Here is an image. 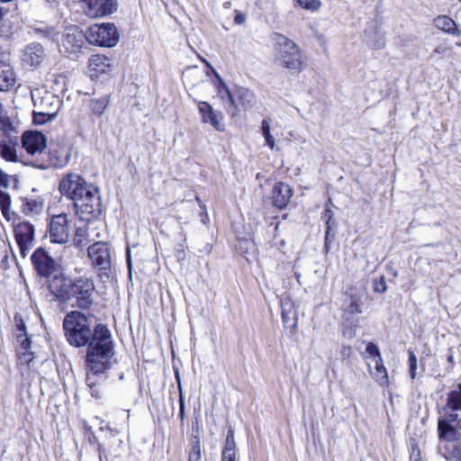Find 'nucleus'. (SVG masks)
Wrapping results in <instances>:
<instances>
[{
  "label": "nucleus",
  "mask_w": 461,
  "mask_h": 461,
  "mask_svg": "<svg viewBox=\"0 0 461 461\" xmlns=\"http://www.w3.org/2000/svg\"><path fill=\"white\" fill-rule=\"evenodd\" d=\"M366 351L373 358L372 361H375V358H377V357H382L378 347L375 344L372 343V342H369L367 344Z\"/></svg>",
  "instance_id": "79ce46f5"
},
{
  "label": "nucleus",
  "mask_w": 461,
  "mask_h": 461,
  "mask_svg": "<svg viewBox=\"0 0 461 461\" xmlns=\"http://www.w3.org/2000/svg\"><path fill=\"white\" fill-rule=\"evenodd\" d=\"M17 330L20 331V333L25 334V325L24 324L17 325Z\"/></svg>",
  "instance_id": "bf43d9fd"
},
{
  "label": "nucleus",
  "mask_w": 461,
  "mask_h": 461,
  "mask_svg": "<svg viewBox=\"0 0 461 461\" xmlns=\"http://www.w3.org/2000/svg\"><path fill=\"white\" fill-rule=\"evenodd\" d=\"M280 305L283 323L292 334H294L298 325V311L295 303L289 297H284L281 299Z\"/></svg>",
  "instance_id": "ddd939ff"
},
{
  "label": "nucleus",
  "mask_w": 461,
  "mask_h": 461,
  "mask_svg": "<svg viewBox=\"0 0 461 461\" xmlns=\"http://www.w3.org/2000/svg\"><path fill=\"white\" fill-rule=\"evenodd\" d=\"M438 453L447 461H455L461 456V440L455 425L438 422Z\"/></svg>",
  "instance_id": "20e7f679"
},
{
  "label": "nucleus",
  "mask_w": 461,
  "mask_h": 461,
  "mask_svg": "<svg viewBox=\"0 0 461 461\" xmlns=\"http://www.w3.org/2000/svg\"><path fill=\"white\" fill-rule=\"evenodd\" d=\"M175 375H176V380L177 382V387L179 388V385L181 386V382H180V375H179L178 370H176Z\"/></svg>",
  "instance_id": "052dcab7"
},
{
  "label": "nucleus",
  "mask_w": 461,
  "mask_h": 461,
  "mask_svg": "<svg viewBox=\"0 0 461 461\" xmlns=\"http://www.w3.org/2000/svg\"><path fill=\"white\" fill-rule=\"evenodd\" d=\"M0 155L7 161H16L17 156L15 148L5 140L0 141Z\"/></svg>",
  "instance_id": "c756f323"
},
{
  "label": "nucleus",
  "mask_w": 461,
  "mask_h": 461,
  "mask_svg": "<svg viewBox=\"0 0 461 461\" xmlns=\"http://www.w3.org/2000/svg\"><path fill=\"white\" fill-rule=\"evenodd\" d=\"M196 201L200 203V198L196 196Z\"/></svg>",
  "instance_id": "774afa93"
},
{
  "label": "nucleus",
  "mask_w": 461,
  "mask_h": 461,
  "mask_svg": "<svg viewBox=\"0 0 461 461\" xmlns=\"http://www.w3.org/2000/svg\"><path fill=\"white\" fill-rule=\"evenodd\" d=\"M76 214L83 221L97 219L103 211L101 196L97 187L93 186L73 203Z\"/></svg>",
  "instance_id": "39448f33"
},
{
  "label": "nucleus",
  "mask_w": 461,
  "mask_h": 461,
  "mask_svg": "<svg viewBox=\"0 0 461 461\" xmlns=\"http://www.w3.org/2000/svg\"><path fill=\"white\" fill-rule=\"evenodd\" d=\"M86 40V34L78 31L77 27L68 30L62 40V46L69 54L77 53L83 47Z\"/></svg>",
  "instance_id": "f3484780"
},
{
  "label": "nucleus",
  "mask_w": 461,
  "mask_h": 461,
  "mask_svg": "<svg viewBox=\"0 0 461 461\" xmlns=\"http://www.w3.org/2000/svg\"><path fill=\"white\" fill-rule=\"evenodd\" d=\"M179 224H180V236H181V241H182V244H180V246L183 247L184 243L186 242V234L184 232V229H183L180 221H179Z\"/></svg>",
  "instance_id": "864d4df0"
},
{
  "label": "nucleus",
  "mask_w": 461,
  "mask_h": 461,
  "mask_svg": "<svg viewBox=\"0 0 461 461\" xmlns=\"http://www.w3.org/2000/svg\"><path fill=\"white\" fill-rule=\"evenodd\" d=\"M14 232L20 254L25 258L33 247L35 237L34 225L28 221H20L14 224Z\"/></svg>",
  "instance_id": "1a4fd4ad"
},
{
  "label": "nucleus",
  "mask_w": 461,
  "mask_h": 461,
  "mask_svg": "<svg viewBox=\"0 0 461 461\" xmlns=\"http://www.w3.org/2000/svg\"><path fill=\"white\" fill-rule=\"evenodd\" d=\"M221 461H238L237 451H222Z\"/></svg>",
  "instance_id": "c03bdc74"
},
{
  "label": "nucleus",
  "mask_w": 461,
  "mask_h": 461,
  "mask_svg": "<svg viewBox=\"0 0 461 461\" xmlns=\"http://www.w3.org/2000/svg\"><path fill=\"white\" fill-rule=\"evenodd\" d=\"M22 145L31 155L41 153L46 148V138L39 131H25L22 137Z\"/></svg>",
  "instance_id": "2eb2a0df"
},
{
  "label": "nucleus",
  "mask_w": 461,
  "mask_h": 461,
  "mask_svg": "<svg viewBox=\"0 0 461 461\" xmlns=\"http://www.w3.org/2000/svg\"><path fill=\"white\" fill-rule=\"evenodd\" d=\"M86 40L93 45L113 47L119 41V33L113 23H101L90 26Z\"/></svg>",
  "instance_id": "423d86ee"
},
{
  "label": "nucleus",
  "mask_w": 461,
  "mask_h": 461,
  "mask_svg": "<svg viewBox=\"0 0 461 461\" xmlns=\"http://www.w3.org/2000/svg\"><path fill=\"white\" fill-rule=\"evenodd\" d=\"M44 48L40 43H31L23 50V62L26 66L39 67L45 59Z\"/></svg>",
  "instance_id": "6ab92c4d"
},
{
  "label": "nucleus",
  "mask_w": 461,
  "mask_h": 461,
  "mask_svg": "<svg viewBox=\"0 0 461 461\" xmlns=\"http://www.w3.org/2000/svg\"><path fill=\"white\" fill-rule=\"evenodd\" d=\"M16 83V74L13 67L3 60H0V92L11 90Z\"/></svg>",
  "instance_id": "412c9836"
},
{
  "label": "nucleus",
  "mask_w": 461,
  "mask_h": 461,
  "mask_svg": "<svg viewBox=\"0 0 461 461\" xmlns=\"http://www.w3.org/2000/svg\"><path fill=\"white\" fill-rule=\"evenodd\" d=\"M110 104L109 95L89 100V108L94 115L102 116Z\"/></svg>",
  "instance_id": "bb28decb"
},
{
  "label": "nucleus",
  "mask_w": 461,
  "mask_h": 461,
  "mask_svg": "<svg viewBox=\"0 0 461 461\" xmlns=\"http://www.w3.org/2000/svg\"><path fill=\"white\" fill-rule=\"evenodd\" d=\"M409 373L411 378L414 380L417 376V357L412 350H408Z\"/></svg>",
  "instance_id": "4c0bfd02"
},
{
  "label": "nucleus",
  "mask_w": 461,
  "mask_h": 461,
  "mask_svg": "<svg viewBox=\"0 0 461 461\" xmlns=\"http://www.w3.org/2000/svg\"><path fill=\"white\" fill-rule=\"evenodd\" d=\"M222 451H237L234 429L231 427L228 430Z\"/></svg>",
  "instance_id": "c9c22d12"
},
{
  "label": "nucleus",
  "mask_w": 461,
  "mask_h": 461,
  "mask_svg": "<svg viewBox=\"0 0 461 461\" xmlns=\"http://www.w3.org/2000/svg\"><path fill=\"white\" fill-rule=\"evenodd\" d=\"M346 303L343 309V317L349 321L354 315L362 312V296L359 293L350 288L345 293Z\"/></svg>",
  "instance_id": "dca6fc26"
},
{
  "label": "nucleus",
  "mask_w": 461,
  "mask_h": 461,
  "mask_svg": "<svg viewBox=\"0 0 461 461\" xmlns=\"http://www.w3.org/2000/svg\"><path fill=\"white\" fill-rule=\"evenodd\" d=\"M63 329L68 342L74 347L87 346L86 356V384L93 389L101 379L105 378L106 372L114 360V342L106 325L96 324L91 328L89 319L79 311L66 314Z\"/></svg>",
  "instance_id": "f257e3e1"
},
{
  "label": "nucleus",
  "mask_w": 461,
  "mask_h": 461,
  "mask_svg": "<svg viewBox=\"0 0 461 461\" xmlns=\"http://www.w3.org/2000/svg\"><path fill=\"white\" fill-rule=\"evenodd\" d=\"M44 209V202L41 198H22L21 212L28 217L41 214Z\"/></svg>",
  "instance_id": "5701e85b"
},
{
  "label": "nucleus",
  "mask_w": 461,
  "mask_h": 461,
  "mask_svg": "<svg viewBox=\"0 0 461 461\" xmlns=\"http://www.w3.org/2000/svg\"><path fill=\"white\" fill-rule=\"evenodd\" d=\"M0 131L6 137H11L13 132H16L14 126L10 119L6 116L5 108L0 103Z\"/></svg>",
  "instance_id": "cd10ccee"
},
{
  "label": "nucleus",
  "mask_w": 461,
  "mask_h": 461,
  "mask_svg": "<svg viewBox=\"0 0 461 461\" xmlns=\"http://www.w3.org/2000/svg\"><path fill=\"white\" fill-rule=\"evenodd\" d=\"M410 461H423L419 445L414 439L411 440Z\"/></svg>",
  "instance_id": "ea45409f"
},
{
  "label": "nucleus",
  "mask_w": 461,
  "mask_h": 461,
  "mask_svg": "<svg viewBox=\"0 0 461 461\" xmlns=\"http://www.w3.org/2000/svg\"><path fill=\"white\" fill-rule=\"evenodd\" d=\"M204 62L206 63V65H207L208 67H211V66H210V63H208L206 60H204Z\"/></svg>",
  "instance_id": "338daca9"
},
{
  "label": "nucleus",
  "mask_w": 461,
  "mask_h": 461,
  "mask_svg": "<svg viewBox=\"0 0 461 461\" xmlns=\"http://www.w3.org/2000/svg\"><path fill=\"white\" fill-rule=\"evenodd\" d=\"M264 138L266 140V142H267V146L270 149H274V147H275V140H274L273 136L271 134H268V135H265Z\"/></svg>",
  "instance_id": "3c124183"
},
{
  "label": "nucleus",
  "mask_w": 461,
  "mask_h": 461,
  "mask_svg": "<svg viewBox=\"0 0 461 461\" xmlns=\"http://www.w3.org/2000/svg\"><path fill=\"white\" fill-rule=\"evenodd\" d=\"M323 217L326 220L325 247L328 249L329 236H330V231L331 229V219L333 217V212H332L331 209L329 207L328 203L326 204Z\"/></svg>",
  "instance_id": "e433bc0d"
},
{
  "label": "nucleus",
  "mask_w": 461,
  "mask_h": 461,
  "mask_svg": "<svg viewBox=\"0 0 461 461\" xmlns=\"http://www.w3.org/2000/svg\"><path fill=\"white\" fill-rule=\"evenodd\" d=\"M188 461H201V445L199 440H195L192 445V449L188 456Z\"/></svg>",
  "instance_id": "58836bf2"
},
{
  "label": "nucleus",
  "mask_w": 461,
  "mask_h": 461,
  "mask_svg": "<svg viewBox=\"0 0 461 461\" xmlns=\"http://www.w3.org/2000/svg\"><path fill=\"white\" fill-rule=\"evenodd\" d=\"M455 461H461V455H460V457L456 458V460Z\"/></svg>",
  "instance_id": "69168bd1"
},
{
  "label": "nucleus",
  "mask_w": 461,
  "mask_h": 461,
  "mask_svg": "<svg viewBox=\"0 0 461 461\" xmlns=\"http://www.w3.org/2000/svg\"><path fill=\"white\" fill-rule=\"evenodd\" d=\"M230 5V2H227V3H225V4H224V6H225V7H229Z\"/></svg>",
  "instance_id": "0e129e2a"
},
{
  "label": "nucleus",
  "mask_w": 461,
  "mask_h": 461,
  "mask_svg": "<svg viewBox=\"0 0 461 461\" xmlns=\"http://www.w3.org/2000/svg\"><path fill=\"white\" fill-rule=\"evenodd\" d=\"M198 110L202 114L203 122L212 124L216 131H222L224 130V124L221 122V113L214 111L207 102H200L198 104Z\"/></svg>",
  "instance_id": "a211bd4d"
},
{
  "label": "nucleus",
  "mask_w": 461,
  "mask_h": 461,
  "mask_svg": "<svg viewBox=\"0 0 461 461\" xmlns=\"http://www.w3.org/2000/svg\"><path fill=\"white\" fill-rule=\"evenodd\" d=\"M384 41L383 39L379 40L376 43H375V49H382V48H384Z\"/></svg>",
  "instance_id": "13d9d810"
},
{
  "label": "nucleus",
  "mask_w": 461,
  "mask_h": 461,
  "mask_svg": "<svg viewBox=\"0 0 461 461\" xmlns=\"http://www.w3.org/2000/svg\"><path fill=\"white\" fill-rule=\"evenodd\" d=\"M94 185L88 184L84 177L76 173L66 174L60 180L59 190L60 194L73 203L76 198H79L86 191L91 189Z\"/></svg>",
  "instance_id": "0eeeda50"
},
{
  "label": "nucleus",
  "mask_w": 461,
  "mask_h": 461,
  "mask_svg": "<svg viewBox=\"0 0 461 461\" xmlns=\"http://www.w3.org/2000/svg\"><path fill=\"white\" fill-rule=\"evenodd\" d=\"M97 450L99 452V458H100V460H102V455H103V452H104V447H103L102 444H98Z\"/></svg>",
  "instance_id": "680f3d73"
},
{
  "label": "nucleus",
  "mask_w": 461,
  "mask_h": 461,
  "mask_svg": "<svg viewBox=\"0 0 461 461\" xmlns=\"http://www.w3.org/2000/svg\"><path fill=\"white\" fill-rule=\"evenodd\" d=\"M294 2L302 8L310 11H317L321 5L320 0H294Z\"/></svg>",
  "instance_id": "f704fd0d"
},
{
  "label": "nucleus",
  "mask_w": 461,
  "mask_h": 461,
  "mask_svg": "<svg viewBox=\"0 0 461 461\" xmlns=\"http://www.w3.org/2000/svg\"><path fill=\"white\" fill-rule=\"evenodd\" d=\"M49 288L59 301L75 300L74 306L82 310H89L94 304L95 285L90 277L80 276L71 279L63 275H55L50 280Z\"/></svg>",
  "instance_id": "f03ea898"
},
{
  "label": "nucleus",
  "mask_w": 461,
  "mask_h": 461,
  "mask_svg": "<svg viewBox=\"0 0 461 461\" xmlns=\"http://www.w3.org/2000/svg\"><path fill=\"white\" fill-rule=\"evenodd\" d=\"M434 25L442 32L454 35L460 36L461 31L458 29L456 23L453 19L447 15H438L434 19Z\"/></svg>",
  "instance_id": "b1692460"
},
{
  "label": "nucleus",
  "mask_w": 461,
  "mask_h": 461,
  "mask_svg": "<svg viewBox=\"0 0 461 461\" xmlns=\"http://www.w3.org/2000/svg\"><path fill=\"white\" fill-rule=\"evenodd\" d=\"M21 358L29 364L32 360V352L24 353L21 357Z\"/></svg>",
  "instance_id": "5fc2aeb1"
},
{
  "label": "nucleus",
  "mask_w": 461,
  "mask_h": 461,
  "mask_svg": "<svg viewBox=\"0 0 461 461\" xmlns=\"http://www.w3.org/2000/svg\"><path fill=\"white\" fill-rule=\"evenodd\" d=\"M179 416L184 419L185 416V401L183 396L182 386L179 385Z\"/></svg>",
  "instance_id": "49530a36"
},
{
  "label": "nucleus",
  "mask_w": 461,
  "mask_h": 461,
  "mask_svg": "<svg viewBox=\"0 0 461 461\" xmlns=\"http://www.w3.org/2000/svg\"><path fill=\"white\" fill-rule=\"evenodd\" d=\"M340 353L343 357H349L352 353V348L349 346H343Z\"/></svg>",
  "instance_id": "8fccbe9b"
},
{
  "label": "nucleus",
  "mask_w": 461,
  "mask_h": 461,
  "mask_svg": "<svg viewBox=\"0 0 461 461\" xmlns=\"http://www.w3.org/2000/svg\"><path fill=\"white\" fill-rule=\"evenodd\" d=\"M44 3L50 7V8H57L59 5V0H43Z\"/></svg>",
  "instance_id": "603ef678"
},
{
  "label": "nucleus",
  "mask_w": 461,
  "mask_h": 461,
  "mask_svg": "<svg viewBox=\"0 0 461 461\" xmlns=\"http://www.w3.org/2000/svg\"><path fill=\"white\" fill-rule=\"evenodd\" d=\"M235 97L245 110L250 109L256 104V95L248 88L237 87L234 94Z\"/></svg>",
  "instance_id": "393cba45"
},
{
  "label": "nucleus",
  "mask_w": 461,
  "mask_h": 461,
  "mask_svg": "<svg viewBox=\"0 0 461 461\" xmlns=\"http://www.w3.org/2000/svg\"><path fill=\"white\" fill-rule=\"evenodd\" d=\"M17 340L18 342L20 343L21 347L27 350L30 348L31 347V340L30 339L26 336V334H18L17 335Z\"/></svg>",
  "instance_id": "37998d69"
},
{
  "label": "nucleus",
  "mask_w": 461,
  "mask_h": 461,
  "mask_svg": "<svg viewBox=\"0 0 461 461\" xmlns=\"http://www.w3.org/2000/svg\"><path fill=\"white\" fill-rule=\"evenodd\" d=\"M234 22L236 24L241 25L246 22V15L236 11V15L234 17Z\"/></svg>",
  "instance_id": "09e8293b"
},
{
  "label": "nucleus",
  "mask_w": 461,
  "mask_h": 461,
  "mask_svg": "<svg viewBox=\"0 0 461 461\" xmlns=\"http://www.w3.org/2000/svg\"><path fill=\"white\" fill-rule=\"evenodd\" d=\"M32 262L37 273L44 277H49L55 269L53 258L43 249H38L33 252Z\"/></svg>",
  "instance_id": "4468645a"
},
{
  "label": "nucleus",
  "mask_w": 461,
  "mask_h": 461,
  "mask_svg": "<svg viewBox=\"0 0 461 461\" xmlns=\"http://www.w3.org/2000/svg\"><path fill=\"white\" fill-rule=\"evenodd\" d=\"M85 12L89 17H103L117 10V0H84Z\"/></svg>",
  "instance_id": "f8f14e48"
},
{
  "label": "nucleus",
  "mask_w": 461,
  "mask_h": 461,
  "mask_svg": "<svg viewBox=\"0 0 461 461\" xmlns=\"http://www.w3.org/2000/svg\"><path fill=\"white\" fill-rule=\"evenodd\" d=\"M33 34L41 39H47L51 41H58L59 32L53 27L43 26L33 29Z\"/></svg>",
  "instance_id": "c85d7f7f"
},
{
  "label": "nucleus",
  "mask_w": 461,
  "mask_h": 461,
  "mask_svg": "<svg viewBox=\"0 0 461 461\" xmlns=\"http://www.w3.org/2000/svg\"><path fill=\"white\" fill-rule=\"evenodd\" d=\"M127 266H128L129 273L131 275V274L132 263H131V258L130 249H127Z\"/></svg>",
  "instance_id": "4d7b16f0"
},
{
  "label": "nucleus",
  "mask_w": 461,
  "mask_h": 461,
  "mask_svg": "<svg viewBox=\"0 0 461 461\" xmlns=\"http://www.w3.org/2000/svg\"><path fill=\"white\" fill-rule=\"evenodd\" d=\"M375 366V372H371L373 377L379 383L380 385L384 386L388 384V375L386 368L384 366L382 357L375 358L373 361Z\"/></svg>",
  "instance_id": "a878e982"
},
{
  "label": "nucleus",
  "mask_w": 461,
  "mask_h": 461,
  "mask_svg": "<svg viewBox=\"0 0 461 461\" xmlns=\"http://www.w3.org/2000/svg\"><path fill=\"white\" fill-rule=\"evenodd\" d=\"M444 416L438 422H447L454 425L460 420L458 411H461V383L447 393L446 404L442 407Z\"/></svg>",
  "instance_id": "9d476101"
},
{
  "label": "nucleus",
  "mask_w": 461,
  "mask_h": 461,
  "mask_svg": "<svg viewBox=\"0 0 461 461\" xmlns=\"http://www.w3.org/2000/svg\"><path fill=\"white\" fill-rule=\"evenodd\" d=\"M50 240L52 243L65 244L68 241L69 229L65 213L54 215L49 225Z\"/></svg>",
  "instance_id": "9b49d317"
},
{
  "label": "nucleus",
  "mask_w": 461,
  "mask_h": 461,
  "mask_svg": "<svg viewBox=\"0 0 461 461\" xmlns=\"http://www.w3.org/2000/svg\"><path fill=\"white\" fill-rule=\"evenodd\" d=\"M11 196L8 193L4 192L0 189V209L3 216L10 221V207H11Z\"/></svg>",
  "instance_id": "473e14b6"
},
{
  "label": "nucleus",
  "mask_w": 461,
  "mask_h": 461,
  "mask_svg": "<svg viewBox=\"0 0 461 461\" xmlns=\"http://www.w3.org/2000/svg\"><path fill=\"white\" fill-rule=\"evenodd\" d=\"M446 50H447V48H446V47H444V46H438V47L434 50V51H433L432 55H434V54H444V53L446 52Z\"/></svg>",
  "instance_id": "6e6d98bb"
},
{
  "label": "nucleus",
  "mask_w": 461,
  "mask_h": 461,
  "mask_svg": "<svg viewBox=\"0 0 461 461\" xmlns=\"http://www.w3.org/2000/svg\"><path fill=\"white\" fill-rule=\"evenodd\" d=\"M89 66L96 72H104V68L109 66V59L104 55H93L89 59Z\"/></svg>",
  "instance_id": "2f4dec72"
},
{
  "label": "nucleus",
  "mask_w": 461,
  "mask_h": 461,
  "mask_svg": "<svg viewBox=\"0 0 461 461\" xmlns=\"http://www.w3.org/2000/svg\"><path fill=\"white\" fill-rule=\"evenodd\" d=\"M261 131L263 136L270 134V125L267 119H264L261 123Z\"/></svg>",
  "instance_id": "de8ad7c7"
},
{
  "label": "nucleus",
  "mask_w": 461,
  "mask_h": 461,
  "mask_svg": "<svg viewBox=\"0 0 461 461\" xmlns=\"http://www.w3.org/2000/svg\"><path fill=\"white\" fill-rule=\"evenodd\" d=\"M373 289L375 293L384 294L387 290L385 277L382 276L379 279L374 281Z\"/></svg>",
  "instance_id": "a19ab883"
},
{
  "label": "nucleus",
  "mask_w": 461,
  "mask_h": 461,
  "mask_svg": "<svg viewBox=\"0 0 461 461\" xmlns=\"http://www.w3.org/2000/svg\"><path fill=\"white\" fill-rule=\"evenodd\" d=\"M213 70L216 77L219 80V86L217 87V92L219 96L222 101L227 100L229 103V108L228 112L232 115L235 116L239 113L238 105L236 104L234 95L230 93V89L224 83V81L221 79V77L219 76V74L212 68Z\"/></svg>",
  "instance_id": "4be33fe9"
},
{
  "label": "nucleus",
  "mask_w": 461,
  "mask_h": 461,
  "mask_svg": "<svg viewBox=\"0 0 461 461\" xmlns=\"http://www.w3.org/2000/svg\"><path fill=\"white\" fill-rule=\"evenodd\" d=\"M11 176L0 168V187L8 188Z\"/></svg>",
  "instance_id": "a18cd8bd"
},
{
  "label": "nucleus",
  "mask_w": 461,
  "mask_h": 461,
  "mask_svg": "<svg viewBox=\"0 0 461 461\" xmlns=\"http://www.w3.org/2000/svg\"><path fill=\"white\" fill-rule=\"evenodd\" d=\"M292 195L293 190L289 185L283 182L276 183L272 189L274 206L280 210L285 208Z\"/></svg>",
  "instance_id": "aec40b11"
},
{
  "label": "nucleus",
  "mask_w": 461,
  "mask_h": 461,
  "mask_svg": "<svg viewBox=\"0 0 461 461\" xmlns=\"http://www.w3.org/2000/svg\"><path fill=\"white\" fill-rule=\"evenodd\" d=\"M87 254L93 267L100 272L99 276L102 279L104 276L108 278L107 271L112 267L111 251L108 244L102 241L95 242L88 246Z\"/></svg>",
  "instance_id": "6e6552de"
},
{
  "label": "nucleus",
  "mask_w": 461,
  "mask_h": 461,
  "mask_svg": "<svg viewBox=\"0 0 461 461\" xmlns=\"http://www.w3.org/2000/svg\"><path fill=\"white\" fill-rule=\"evenodd\" d=\"M56 117V113H42V112H34L33 113V122L35 124H44L48 122L52 121Z\"/></svg>",
  "instance_id": "72a5a7b5"
},
{
  "label": "nucleus",
  "mask_w": 461,
  "mask_h": 461,
  "mask_svg": "<svg viewBox=\"0 0 461 461\" xmlns=\"http://www.w3.org/2000/svg\"><path fill=\"white\" fill-rule=\"evenodd\" d=\"M273 39L276 51L275 63L289 70L302 71L306 65L303 60L302 50L299 46L280 33H275Z\"/></svg>",
  "instance_id": "7ed1b4c3"
},
{
  "label": "nucleus",
  "mask_w": 461,
  "mask_h": 461,
  "mask_svg": "<svg viewBox=\"0 0 461 461\" xmlns=\"http://www.w3.org/2000/svg\"><path fill=\"white\" fill-rule=\"evenodd\" d=\"M456 425L455 426L458 431V433L460 434L461 433V419L460 420H457L456 422Z\"/></svg>",
  "instance_id": "e2e57ef3"
},
{
  "label": "nucleus",
  "mask_w": 461,
  "mask_h": 461,
  "mask_svg": "<svg viewBox=\"0 0 461 461\" xmlns=\"http://www.w3.org/2000/svg\"><path fill=\"white\" fill-rule=\"evenodd\" d=\"M73 242L76 247L83 249L89 243L88 240V230L86 227H78L76 230Z\"/></svg>",
  "instance_id": "7c9ffc66"
}]
</instances>
